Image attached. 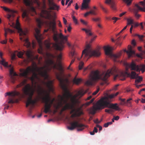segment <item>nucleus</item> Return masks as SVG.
I'll return each instance as SVG.
<instances>
[{"label": "nucleus", "instance_id": "nucleus-17", "mask_svg": "<svg viewBox=\"0 0 145 145\" xmlns=\"http://www.w3.org/2000/svg\"><path fill=\"white\" fill-rule=\"evenodd\" d=\"M46 4L45 0L43 1L42 6V10L40 15L41 17H49L51 16L50 12L46 10H44L46 8Z\"/></svg>", "mask_w": 145, "mask_h": 145}, {"label": "nucleus", "instance_id": "nucleus-14", "mask_svg": "<svg viewBox=\"0 0 145 145\" xmlns=\"http://www.w3.org/2000/svg\"><path fill=\"white\" fill-rule=\"evenodd\" d=\"M6 95H11L12 98L9 97L8 98L9 101L8 103L9 104L17 103L18 102V100L17 99H15L14 97L16 96H19L21 95L20 93L16 91H14L11 92H7L6 93Z\"/></svg>", "mask_w": 145, "mask_h": 145}, {"label": "nucleus", "instance_id": "nucleus-30", "mask_svg": "<svg viewBox=\"0 0 145 145\" xmlns=\"http://www.w3.org/2000/svg\"><path fill=\"white\" fill-rule=\"evenodd\" d=\"M97 8L96 7L94 6L89 11L91 15H95L97 14Z\"/></svg>", "mask_w": 145, "mask_h": 145}, {"label": "nucleus", "instance_id": "nucleus-21", "mask_svg": "<svg viewBox=\"0 0 145 145\" xmlns=\"http://www.w3.org/2000/svg\"><path fill=\"white\" fill-rule=\"evenodd\" d=\"M91 0H83L82 4L81 9L82 10L87 9L90 8L89 4Z\"/></svg>", "mask_w": 145, "mask_h": 145}, {"label": "nucleus", "instance_id": "nucleus-57", "mask_svg": "<svg viewBox=\"0 0 145 145\" xmlns=\"http://www.w3.org/2000/svg\"><path fill=\"white\" fill-rule=\"evenodd\" d=\"M62 57V55L61 54H60L58 56H57V59L59 60H60Z\"/></svg>", "mask_w": 145, "mask_h": 145}, {"label": "nucleus", "instance_id": "nucleus-1", "mask_svg": "<svg viewBox=\"0 0 145 145\" xmlns=\"http://www.w3.org/2000/svg\"><path fill=\"white\" fill-rule=\"evenodd\" d=\"M46 67V66H45L38 67L36 65L33 67H28L26 69H21V73L20 75L21 77L27 78H28V74L30 73H32V75L30 77V79L33 84H35L36 83L35 80H40V78L36 71L38 72L39 75L44 78L45 80H47L48 79L49 77L48 70L50 71L53 69H54L57 70L59 71L58 73H55L56 78L59 82L60 85L65 81V80H64L63 78L64 76V69L61 65H60L57 66V64L55 63L50 66V67H48L46 69L45 68Z\"/></svg>", "mask_w": 145, "mask_h": 145}, {"label": "nucleus", "instance_id": "nucleus-34", "mask_svg": "<svg viewBox=\"0 0 145 145\" xmlns=\"http://www.w3.org/2000/svg\"><path fill=\"white\" fill-rule=\"evenodd\" d=\"M25 42L24 45L26 46L27 48L30 47L31 46V43L29 42L28 39L26 38L24 40Z\"/></svg>", "mask_w": 145, "mask_h": 145}, {"label": "nucleus", "instance_id": "nucleus-62", "mask_svg": "<svg viewBox=\"0 0 145 145\" xmlns=\"http://www.w3.org/2000/svg\"><path fill=\"white\" fill-rule=\"evenodd\" d=\"M73 21L76 24H78V23L77 21V19H73Z\"/></svg>", "mask_w": 145, "mask_h": 145}, {"label": "nucleus", "instance_id": "nucleus-16", "mask_svg": "<svg viewBox=\"0 0 145 145\" xmlns=\"http://www.w3.org/2000/svg\"><path fill=\"white\" fill-rule=\"evenodd\" d=\"M45 23L48 28V29H46L44 30L45 32H46L49 30L52 31L53 32H55L56 29V22L54 20L52 21L45 22Z\"/></svg>", "mask_w": 145, "mask_h": 145}, {"label": "nucleus", "instance_id": "nucleus-48", "mask_svg": "<svg viewBox=\"0 0 145 145\" xmlns=\"http://www.w3.org/2000/svg\"><path fill=\"white\" fill-rule=\"evenodd\" d=\"M47 55L48 57H52V58H55L56 57L55 56L50 53H48L47 54Z\"/></svg>", "mask_w": 145, "mask_h": 145}, {"label": "nucleus", "instance_id": "nucleus-10", "mask_svg": "<svg viewBox=\"0 0 145 145\" xmlns=\"http://www.w3.org/2000/svg\"><path fill=\"white\" fill-rule=\"evenodd\" d=\"M24 2L26 5L29 6V8L28 10H24L22 9L23 12L22 14V17L23 18L27 17L29 12H31L34 14L36 13L35 8L32 6V1L30 0H24Z\"/></svg>", "mask_w": 145, "mask_h": 145}, {"label": "nucleus", "instance_id": "nucleus-27", "mask_svg": "<svg viewBox=\"0 0 145 145\" xmlns=\"http://www.w3.org/2000/svg\"><path fill=\"white\" fill-rule=\"evenodd\" d=\"M104 49L106 55H110L111 54V51L112 50L111 47L109 46H105Z\"/></svg>", "mask_w": 145, "mask_h": 145}, {"label": "nucleus", "instance_id": "nucleus-63", "mask_svg": "<svg viewBox=\"0 0 145 145\" xmlns=\"http://www.w3.org/2000/svg\"><path fill=\"white\" fill-rule=\"evenodd\" d=\"M114 120H118L119 119V117L118 116H114Z\"/></svg>", "mask_w": 145, "mask_h": 145}, {"label": "nucleus", "instance_id": "nucleus-59", "mask_svg": "<svg viewBox=\"0 0 145 145\" xmlns=\"http://www.w3.org/2000/svg\"><path fill=\"white\" fill-rule=\"evenodd\" d=\"M96 127H97L99 128V131H101L102 130V127L101 126H100V125H96Z\"/></svg>", "mask_w": 145, "mask_h": 145}, {"label": "nucleus", "instance_id": "nucleus-36", "mask_svg": "<svg viewBox=\"0 0 145 145\" xmlns=\"http://www.w3.org/2000/svg\"><path fill=\"white\" fill-rule=\"evenodd\" d=\"M114 94H111L108 95L107 97H106L101 99H104L105 101H108V99L109 98L111 99L113 98L114 97Z\"/></svg>", "mask_w": 145, "mask_h": 145}, {"label": "nucleus", "instance_id": "nucleus-37", "mask_svg": "<svg viewBox=\"0 0 145 145\" xmlns=\"http://www.w3.org/2000/svg\"><path fill=\"white\" fill-rule=\"evenodd\" d=\"M82 31H85L87 35L89 36H91L92 35V33L91 32L90 30L89 29H86L85 28H82Z\"/></svg>", "mask_w": 145, "mask_h": 145}, {"label": "nucleus", "instance_id": "nucleus-60", "mask_svg": "<svg viewBox=\"0 0 145 145\" xmlns=\"http://www.w3.org/2000/svg\"><path fill=\"white\" fill-rule=\"evenodd\" d=\"M120 39V37H118L116 40V43L117 44H119L120 42L119 40Z\"/></svg>", "mask_w": 145, "mask_h": 145}, {"label": "nucleus", "instance_id": "nucleus-13", "mask_svg": "<svg viewBox=\"0 0 145 145\" xmlns=\"http://www.w3.org/2000/svg\"><path fill=\"white\" fill-rule=\"evenodd\" d=\"M70 110H71L70 112V114H72L71 116V118H73L76 117H79L83 114L82 106L75 108L74 106L73 105L72 108L70 109Z\"/></svg>", "mask_w": 145, "mask_h": 145}, {"label": "nucleus", "instance_id": "nucleus-7", "mask_svg": "<svg viewBox=\"0 0 145 145\" xmlns=\"http://www.w3.org/2000/svg\"><path fill=\"white\" fill-rule=\"evenodd\" d=\"M59 38L62 40H66L67 37L63 36L61 33H60L59 35L57 33H54L53 35V39L56 42L52 44L53 47L55 50L61 51L64 47V44L61 42H58Z\"/></svg>", "mask_w": 145, "mask_h": 145}, {"label": "nucleus", "instance_id": "nucleus-19", "mask_svg": "<svg viewBox=\"0 0 145 145\" xmlns=\"http://www.w3.org/2000/svg\"><path fill=\"white\" fill-rule=\"evenodd\" d=\"M2 8L6 11L7 12V14L8 16V18L10 17H13L15 16V14L17 13V11L13 10H11L8 8L4 7H1Z\"/></svg>", "mask_w": 145, "mask_h": 145}, {"label": "nucleus", "instance_id": "nucleus-45", "mask_svg": "<svg viewBox=\"0 0 145 145\" xmlns=\"http://www.w3.org/2000/svg\"><path fill=\"white\" fill-rule=\"evenodd\" d=\"M84 65V63L82 62H80L79 64V69L81 70L83 68Z\"/></svg>", "mask_w": 145, "mask_h": 145}, {"label": "nucleus", "instance_id": "nucleus-26", "mask_svg": "<svg viewBox=\"0 0 145 145\" xmlns=\"http://www.w3.org/2000/svg\"><path fill=\"white\" fill-rule=\"evenodd\" d=\"M35 31L36 33V34L35 35V37L39 42V44H41V41L40 40L41 36L40 34V30L37 28L35 29Z\"/></svg>", "mask_w": 145, "mask_h": 145}, {"label": "nucleus", "instance_id": "nucleus-24", "mask_svg": "<svg viewBox=\"0 0 145 145\" xmlns=\"http://www.w3.org/2000/svg\"><path fill=\"white\" fill-rule=\"evenodd\" d=\"M24 54V53L21 51L18 52L17 51H15L14 53L12 54L11 57V59L12 60L14 59L15 58L16 55L18 57L23 59L24 58V57H23Z\"/></svg>", "mask_w": 145, "mask_h": 145}, {"label": "nucleus", "instance_id": "nucleus-49", "mask_svg": "<svg viewBox=\"0 0 145 145\" xmlns=\"http://www.w3.org/2000/svg\"><path fill=\"white\" fill-rule=\"evenodd\" d=\"M112 124V122H109L105 123L104 125V127H107L109 125H111Z\"/></svg>", "mask_w": 145, "mask_h": 145}, {"label": "nucleus", "instance_id": "nucleus-35", "mask_svg": "<svg viewBox=\"0 0 145 145\" xmlns=\"http://www.w3.org/2000/svg\"><path fill=\"white\" fill-rule=\"evenodd\" d=\"M36 21L37 22V26L39 28H40L41 25L43 24V22L41 20V19H36Z\"/></svg>", "mask_w": 145, "mask_h": 145}, {"label": "nucleus", "instance_id": "nucleus-4", "mask_svg": "<svg viewBox=\"0 0 145 145\" xmlns=\"http://www.w3.org/2000/svg\"><path fill=\"white\" fill-rule=\"evenodd\" d=\"M69 83V80L67 79H65V81L63 83L60 85L62 89L65 92V93L63 95V97H64V99L65 100L68 101L69 98H71L72 105L74 106V105L76 103H78L79 101L77 99V98H80L86 92H84V90L83 89H81L79 91H76V93L74 95H72L69 91L68 86V84Z\"/></svg>", "mask_w": 145, "mask_h": 145}, {"label": "nucleus", "instance_id": "nucleus-52", "mask_svg": "<svg viewBox=\"0 0 145 145\" xmlns=\"http://www.w3.org/2000/svg\"><path fill=\"white\" fill-rule=\"evenodd\" d=\"M91 15L89 11L88 12L84 14V17H87L88 16Z\"/></svg>", "mask_w": 145, "mask_h": 145}, {"label": "nucleus", "instance_id": "nucleus-32", "mask_svg": "<svg viewBox=\"0 0 145 145\" xmlns=\"http://www.w3.org/2000/svg\"><path fill=\"white\" fill-rule=\"evenodd\" d=\"M82 81V80L81 78H76V76L75 77L73 80V82L76 85H78Z\"/></svg>", "mask_w": 145, "mask_h": 145}, {"label": "nucleus", "instance_id": "nucleus-5", "mask_svg": "<svg viewBox=\"0 0 145 145\" xmlns=\"http://www.w3.org/2000/svg\"><path fill=\"white\" fill-rule=\"evenodd\" d=\"M105 107L113 109L116 110H120L117 103H110L107 101H105L104 99H101L90 110V112L91 114H94L97 110L102 109Z\"/></svg>", "mask_w": 145, "mask_h": 145}, {"label": "nucleus", "instance_id": "nucleus-33", "mask_svg": "<svg viewBox=\"0 0 145 145\" xmlns=\"http://www.w3.org/2000/svg\"><path fill=\"white\" fill-rule=\"evenodd\" d=\"M46 63L48 65L47 68L48 67H49L50 66H51L55 63L54 60L51 59H48L46 61Z\"/></svg>", "mask_w": 145, "mask_h": 145}, {"label": "nucleus", "instance_id": "nucleus-46", "mask_svg": "<svg viewBox=\"0 0 145 145\" xmlns=\"http://www.w3.org/2000/svg\"><path fill=\"white\" fill-rule=\"evenodd\" d=\"M51 43L49 41H48L47 43H46V47L48 49H50L51 48Z\"/></svg>", "mask_w": 145, "mask_h": 145}, {"label": "nucleus", "instance_id": "nucleus-15", "mask_svg": "<svg viewBox=\"0 0 145 145\" xmlns=\"http://www.w3.org/2000/svg\"><path fill=\"white\" fill-rule=\"evenodd\" d=\"M127 66L131 68V70L136 71L140 72L141 70L143 73L145 70V65H142L140 66L137 65L134 63L132 62L131 64H127Z\"/></svg>", "mask_w": 145, "mask_h": 145}, {"label": "nucleus", "instance_id": "nucleus-61", "mask_svg": "<svg viewBox=\"0 0 145 145\" xmlns=\"http://www.w3.org/2000/svg\"><path fill=\"white\" fill-rule=\"evenodd\" d=\"M75 57H74V58L72 60V61H71L70 64L69 65V66H71V65L75 61Z\"/></svg>", "mask_w": 145, "mask_h": 145}, {"label": "nucleus", "instance_id": "nucleus-64", "mask_svg": "<svg viewBox=\"0 0 145 145\" xmlns=\"http://www.w3.org/2000/svg\"><path fill=\"white\" fill-rule=\"evenodd\" d=\"M138 37L140 39H142L143 37H144V35H138Z\"/></svg>", "mask_w": 145, "mask_h": 145}, {"label": "nucleus", "instance_id": "nucleus-41", "mask_svg": "<svg viewBox=\"0 0 145 145\" xmlns=\"http://www.w3.org/2000/svg\"><path fill=\"white\" fill-rule=\"evenodd\" d=\"M142 77L140 76H138L137 78H136V80H135V83H139L140 82L142 81Z\"/></svg>", "mask_w": 145, "mask_h": 145}, {"label": "nucleus", "instance_id": "nucleus-11", "mask_svg": "<svg viewBox=\"0 0 145 145\" xmlns=\"http://www.w3.org/2000/svg\"><path fill=\"white\" fill-rule=\"evenodd\" d=\"M145 2L144 1L140 2L138 4H136L135 7L137 9L134 8L133 10V12L135 13V15L136 17L139 18L141 15L137 13L138 10L145 12Z\"/></svg>", "mask_w": 145, "mask_h": 145}, {"label": "nucleus", "instance_id": "nucleus-53", "mask_svg": "<svg viewBox=\"0 0 145 145\" xmlns=\"http://www.w3.org/2000/svg\"><path fill=\"white\" fill-rule=\"evenodd\" d=\"M80 22L83 24L86 25L88 23V22L82 19H81Z\"/></svg>", "mask_w": 145, "mask_h": 145}, {"label": "nucleus", "instance_id": "nucleus-2", "mask_svg": "<svg viewBox=\"0 0 145 145\" xmlns=\"http://www.w3.org/2000/svg\"><path fill=\"white\" fill-rule=\"evenodd\" d=\"M126 71L124 72H119L118 69L114 67L110 69H108L106 72H104L100 74L99 72L97 71H92L90 74L89 80L87 81L86 84L88 85H92L96 82L99 80H101L104 81H106L108 78L112 74L119 73L115 75L114 79L117 78H119L122 80H125L126 76L130 77L131 79L137 78L138 75L134 71H132L131 73L127 72L128 69L126 68Z\"/></svg>", "mask_w": 145, "mask_h": 145}, {"label": "nucleus", "instance_id": "nucleus-20", "mask_svg": "<svg viewBox=\"0 0 145 145\" xmlns=\"http://www.w3.org/2000/svg\"><path fill=\"white\" fill-rule=\"evenodd\" d=\"M59 97L60 98V101L59 103L57 105H54V106L55 108V110H58L59 108L60 107L62 106L63 103H67V100H65V99H64V97L61 95H59Z\"/></svg>", "mask_w": 145, "mask_h": 145}, {"label": "nucleus", "instance_id": "nucleus-39", "mask_svg": "<svg viewBox=\"0 0 145 145\" xmlns=\"http://www.w3.org/2000/svg\"><path fill=\"white\" fill-rule=\"evenodd\" d=\"M127 25L134 24V22L132 19H127Z\"/></svg>", "mask_w": 145, "mask_h": 145}, {"label": "nucleus", "instance_id": "nucleus-47", "mask_svg": "<svg viewBox=\"0 0 145 145\" xmlns=\"http://www.w3.org/2000/svg\"><path fill=\"white\" fill-rule=\"evenodd\" d=\"M94 100V98H93L89 102L86 103V104H85V105L86 106H88L91 103H92L93 102V101Z\"/></svg>", "mask_w": 145, "mask_h": 145}, {"label": "nucleus", "instance_id": "nucleus-58", "mask_svg": "<svg viewBox=\"0 0 145 145\" xmlns=\"http://www.w3.org/2000/svg\"><path fill=\"white\" fill-rule=\"evenodd\" d=\"M145 25V23H143L142 22H141L140 24V25L141 26V28L142 29L143 28V25Z\"/></svg>", "mask_w": 145, "mask_h": 145}, {"label": "nucleus", "instance_id": "nucleus-50", "mask_svg": "<svg viewBox=\"0 0 145 145\" xmlns=\"http://www.w3.org/2000/svg\"><path fill=\"white\" fill-rule=\"evenodd\" d=\"M127 4L129 5L130 4L132 0H123Z\"/></svg>", "mask_w": 145, "mask_h": 145}, {"label": "nucleus", "instance_id": "nucleus-40", "mask_svg": "<svg viewBox=\"0 0 145 145\" xmlns=\"http://www.w3.org/2000/svg\"><path fill=\"white\" fill-rule=\"evenodd\" d=\"M120 55H121V54H114V55H113V57L114 58V61L115 62L118 61L116 60V59L117 58H118L120 56Z\"/></svg>", "mask_w": 145, "mask_h": 145}, {"label": "nucleus", "instance_id": "nucleus-8", "mask_svg": "<svg viewBox=\"0 0 145 145\" xmlns=\"http://www.w3.org/2000/svg\"><path fill=\"white\" fill-rule=\"evenodd\" d=\"M100 55V52L99 50H92L89 44H88L86 48L82 51V54L81 57H82L84 55L85 58L88 59L91 57L93 56H99Z\"/></svg>", "mask_w": 145, "mask_h": 145}, {"label": "nucleus", "instance_id": "nucleus-28", "mask_svg": "<svg viewBox=\"0 0 145 145\" xmlns=\"http://www.w3.org/2000/svg\"><path fill=\"white\" fill-rule=\"evenodd\" d=\"M105 3L107 4L110 5L111 7L113 9H115L114 3L113 0H106Z\"/></svg>", "mask_w": 145, "mask_h": 145}, {"label": "nucleus", "instance_id": "nucleus-44", "mask_svg": "<svg viewBox=\"0 0 145 145\" xmlns=\"http://www.w3.org/2000/svg\"><path fill=\"white\" fill-rule=\"evenodd\" d=\"M76 54V53L74 50V49L72 48V50L71 52V55L72 56V58Z\"/></svg>", "mask_w": 145, "mask_h": 145}, {"label": "nucleus", "instance_id": "nucleus-56", "mask_svg": "<svg viewBox=\"0 0 145 145\" xmlns=\"http://www.w3.org/2000/svg\"><path fill=\"white\" fill-rule=\"evenodd\" d=\"M99 88H98L97 90L95 91V92H94L93 93V95H95L97 93L99 92Z\"/></svg>", "mask_w": 145, "mask_h": 145}, {"label": "nucleus", "instance_id": "nucleus-55", "mask_svg": "<svg viewBox=\"0 0 145 145\" xmlns=\"http://www.w3.org/2000/svg\"><path fill=\"white\" fill-rule=\"evenodd\" d=\"M34 2L35 3H36L37 4L38 6V7H40V3L39 2L38 0H35Z\"/></svg>", "mask_w": 145, "mask_h": 145}, {"label": "nucleus", "instance_id": "nucleus-25", "mask_svg": "<svg viewBox=\"0 0 145 145\" xmlns=\"http://www.w3.org/2000/svg\"><path fill=\"white\" fill-rule=\"evenodd\" d=\"M10 74L11 81L12 83H14L16 80V78L14 76H17V75L16 73L14 72L12 69H11L10 70Z\"/></svg>", "mask_w": 145, "mask_h": 145}, {"label": "nucleus", "instance_id": "nucleus-38", "mask_svg": "<svg viewBox=\"0 0 145 145\" xmlns=\"http://www.w3.org/2000/svg\"><path fill=\"white\" fill-rule=\"evenodd\" d=\"M120 100L122 102H124V103H128L129 104H131V101L132 100V99L131 98H130L128 99L127 100V101L126 102L125 101V99H121Z\"/></svg>", "mask_w": 145, "mask_h": 145}, {"label": "nucleus", "instance_id": "nucleus-22", "mask_svg": "<svg viewBox=\"0 0 145 145\" xmlns=\"http://www.w3.org/2000/svg\"><path fill=\"white\" fill-rule=\"evenodd\" d=\"M63 104H65V105L63 107V108L61 109L59 114L60 115H61L62 114L63 112L68 109H72L73 107V105H71L70 104L67 103H63Z\"/></svg>", "mask_w": 145, "mask_h": 145}, {"label": "nucleus", "instance_id": "nucleus-9", "mask_svg": "<svg viewBox=\"0 0 145 145\" xmlns=\"http://www.w3.org/2000/svg\"><path fill=\"white\" fill-rule=\"evenodd\" d=\"M13 19H8L9 21L11 22L9 23V24L12 27L16 28L18 30L19 35L20 36V39L22 40H23V38L26 36L27 33V30L23 31L20 27V24L19 22L18 19H17L16 20V24L13 22L12 20Z\"/></svg>", "mask_w": 145, "mask_h": 145}, {"label": "nucleus", "instance_id": "nucleus-29", "mask_svg": "<svg viewBox=\"0 0 145 145\" xmlns=\"http://www.w3.org/2000/svg\"><path fill=\"white\" fill-rule=\"evenodd\" d=\"M26 55L27 58L30 60L33 61L34 59V57L32 55L30 51H28L26 52Z\"/></svg>", "mask_w": 145, "mask_h": 145}, {"label": "nucleus", "instance_id": "nucleus-31", "mask_svg": "<svg viewBox=\"0 0 145 145\" xmlns=\"http://www.w3.org/2000/svg\"><path fill=\"white\" fill-rule=\"evenodd\" d=\"M4 30L5 31V36L6 38L7 37V33H10V34H11L13 33L14 32V31L12 29H10L9 28H6L4 29Z\"/></svg>", "mask_w": 145, "mask_h": 145}, {"label": "nucleus", "instance_id": "nucleus-18", "mask_svg": "<svg viewBox=\"0 0 145 145\" xmlns=\"http://www.w3.org/2000/svg\"><path fill=\"white\" fill-rule=\"evenodd\" d=\"M48 2L49 7L48 10L58 11L60 9L59 6L54 3L52 0H48Z\"/></svg>", "mask_w": 145, "mask_h": 145}, {"label": "nucleus", "instance_id": "nucleus-12", "mask_svg": "<svg viewBox=\"0 0 145 145\" xmlns=\"http://www.w3.org/2000/svg\"><path fill=\"white\" fill-rule=\"evenodd\" d=\"M70 124L71 126L68 127V128L71 130H73L76 128L78 131H81L84 129L86 127L85 125L76 121L71 122Z\"/></svg>", "mask_w": 145, "mask_h": 145}, {"label": "nucleus", "instance_id": "nucleus-3", "mask_svg": "<svg viewBox=\"0 0 145 145\" xmlns=\"http://www.w3.org/2000/svg\"><path fill=\"white\" fill-rule=\"evenodd\" d=\"M48 89L49 92L43 89L40 86L39 88L40 89V93L42 95L40 99L43 103H45L44 111L45 113L52 111L51 108L53 102L51 100L50 95V92L53 93L54 89L53 86V82L52 80H49L47 82H43Z\"/></svg>", "mask_w": 145, "mask_h": 145}, {"label": "nucleus", "instance_id": "nucleus-43", "mask_svg": "<svg viewBox=\"0 0 145 145\" xmlns=\"http://www.w3.org/2000/svg\"><path fill=\"white\" fill-rule=\"evenodd\" d=\"M27 80L26 79L24 80L20 84L17 85V87H19L24 85L26 82Z\"/></svg>", "mask_w": 145, "mask_h": 145}, {"label": "nucleus", "instance_id": "nucleus-54", "mask_svg": "<svg viewBox=\"0 0 145 145\" xmlns=\"http://www.w3.org/2000/svg\"><path fill=\"white\" fill-rule=\"evenodd\" d=\"M102 121V120L100 121H99L98 119H97L96 120H94L93 121L95 123H99L101 122Z\"/></svg>", "mask_w": 145, "mask_h": 145}, {"label": "nucleus", "instance_id": "nucleus-6", "mask_svg": "<svg viewBox=\"0 0 145 145\" xmlns=\"http://www.w3.org/2000/svg\"><path fill=\"white\" fill-rule=\"evenodd\" d=\"M23 91L24 94L28 97L26 103V107H28L30 104L34 105L37 101V99L33 100L32 99L35 91V89L29 84H27L23 89Z\"/></svg>", "mask_w": 145, "mask_h": 145}, {"label": "nucleus", "instance_id": "nucleus-51", "mask_svg": "<svg viewBox=\"0 0 145 145\" xmlns=\"http://www.w3.org/2000/svg\"><path fill=\"white\" fill-rule=\"evenodd\" d=\"M127 25L126 26L124 27L120 32L119 33H118L117 35H116V36H117L119 35L120 33H121L127 27Z\"/></svg>", "mask_w": 145, "mask_h": 145}, {"label": "nucleus", "instance_id": "nucleus-23", "mask_svg": "<svg viewBox=\"0 0 145 145\" xmlns=\"http://www.w3.org/2000/svg\"><path fill=\"white\" fill-rule=\"evenodd\" d=\"M124 51L127 53L129 58L132 56L133 55L135 54V51L132 50V46L130 45L128 46V50H125Z\"/></svg>", "mask_w": 145, "mask_h": 145}, {"label": "nucleus", "instance_id": "nucleus-42", "mask_svg": "<svg viewBox=\"0 0 145 145\" xmlns=\"http://www.w3.org/2000/svg\"><path fill=\"white\" fill-rule=\"evenodd\" d=\"M51 16L50 17H44L45 18H56V15L55 13H51L50 12Z\"/></svg>", "mask_w": 145, "mask_h": 145}]
</instances>
